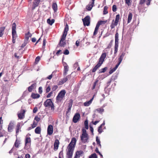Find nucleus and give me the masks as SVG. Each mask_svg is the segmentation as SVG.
<instances>
[{"label": "nucleus", "instance_id": "obj_55", "mask_svg": "<svg viewBox=\"0 0 158 158\" xmlns=\"http://www.w3.org/2000/svg\"><path fill=\"white\" fill-rule=\"evenodd\" d=\"M52 92H50L47 95V98H50L51 97V96H52Z\"/></svg>", "mask_w": 158, "mask_h": 158}, {"label": "nucleus", "instance_id": "obj_27", "mask_svg": "<svg viewBox=\"0 0 158 158\" xmlns=\"http://www.w3.org/2000/svg\"><path fill=\"white\" fill-rule=\"evenodd\" d=\"M31 97L33 98L36 99L39 98L40 97V95L37 94L32 93Z\"/></svg>", "mask_w": 158, "mask_h": 158}, {"label": "nucleus", "instance_id": "obj_61", "mask_svg": "<svg viewBox=\"0 0 158 158\" xmlns=\"http://www.w3.org/2000/svg\"><path fill=\"white\" fill-rule=\"evenodd\" d=\"M98 81H96L94 83V85H93V89H95V86H96V84H97V83H98Z\"/></svg>", "mask_w": 158, "mask_h": 158}, {"label": "nucleus", "instance_id": "obj_31", "mask_svg": "<svg viewBox=\"0 0 158 158\" xmlns=\"http://www.w3.org/2000/svg\"><path fill=\"white\" fill-rule=\"evenodd\" d=\"M108 68L107 67H105L104 68H103L100 70H99L98 71L99 73H104L105 72L106 70Z\"/></svg>", "mask_w": 158, "mask_h": 158}, {"label": "nucleus", "instance_id": "obj_34", "mask_svg": "<svg viewBox=\"0 0 158 158\" xmlns=\"http://www.w3.org/2000/svg\"><path fill=\"white\" fill-rule=\"evenodd\" d=\"M106 22V21H100L98 22L97 24V25L99 27L100 25L102 24H104Z\"/></svg>", "mask_w": 158, "mask_h": 158}, {"label": "nucleus", "instance_id": "obj_42", "mask_svg": "<svg viewBox=\"0 0 158 158\" xmlns=\"http://www.w3.org/2000/svg\"><path fill=\"white\" fill-rule=\"evenodd\" d=\"M98 112L102 113L104 111V110L102 108H98L96 110Z\"/></svg>", "mask_w": 158, "mask_h": 158}, {"label": "nucleus", "instance_id": "obj_53", "mask_svg": "<svg viewBox=\"0 0 158 158\" xmlns=\"http://www.w3.org/2000/svg\"><path fill=\"white\" fill-rule=\"evenodd\" d=\"M3 131L2 130V129L0 130V137L3 136Z\"/></svg>", "mask_w": 158, "mask_h": 158}, {"label": "nucleus", "instance_id": "obj_63", "mask_svg": "<svg viewBox=\"0 0 158 158\" xmlns=\"http://www.w3.org/2000/svg\"><path fill=\"white\" fill-rule=\"evenodd\" d=\"M25 157L26 158H30V156L29 154H27L26 155Z\"/></svg>", "mask_w": 158, "mask_h": 158}, {"label": "nucleus", "instance_id": "obj_7", "mask_svg": "<svg viewBox=\"0 0 158 158\" xmlns=\"http://www.w3.org/2000/svg\"><path fill=\"white\" fill-rule=\"evenodd\" d=\"M118 33L116 32L115 36V44L114 47V54L116 55L118 51Z\"/></svg>", "mask_w": 158, "mask_h": 158}, {"label": "nucleus", "instance_id": "obj_36", "mask_svg": "<svg viewBox=\"0 0 158 158\" xmlns=\"http://www.w3.org/2000/svg\"><path fill=\"white\" fill-rule=\"evenodd\" d=\"M99 27L96 25L94 31V35H96L97 34Z\"/></svg>", "mask_w": 158, "mask_h": 158}, {"label": "nucleus", "instance_id": "obj_46", "mask_svg": "<svg viewBox=\"0 0 158 158\" xmlns=\"http://www.w3.org/2000/svg\"><path fill=\"white\" fill-rule=\"evenodd\" d=\"M57 88L58 86L57 85H54L52 88V91H55L57 89Z\"/></svg>", "mask_w": 158, "mask_h": 158}, {"label": "nucleus", "instance_id": "obj_57", "mask_svg": "<svg viewBox=\"0 0 158 158\" xmlns=\"http://www.w3.org/2000/svg\"><path fill=\"white\" fill-rule=\"evenodd\" d=\"M38 110V108L37 107H35L33 110V112L36 113Z\"/></svg>", "mask_w": 158, "mask_h": 158}, {"label": "nucleus", "instance_id": "obj_11", "mask_svg": "<svg viewBox=\"0 0 158 158\" xmlns=\"http://www.w3.org/2000/svg\"><path fill=\"white\" fill-rule=\"evenodd\" d=\"M106 53H103L100 56L99 59V61L98 62L99 63H100L101 64L103 63V61H104V59L106 57Z\"/></svg>", "mask_w": 158, "mask_h": 158}, {"label": "nucleus", "instance_id": "obj_14", "mask_svg": "<svg viewBox=\"0 0 158 158\" xmlns=\"http://www.w3.org/2000/svg\"><path fill=\"white\" fill-rule=\"evenodd\" d=\"M25 111L24 110L20 111L18 113V116L19 118L20 119H22L24 117Z\"/></svg>", "mask_w": 158, "mask_h": 158}, {"label": "nucleus", "instance_id": "obj_24", "mask_svg": "<svg viewBox=\"0 0 158 158\" xmlns=\"http://www.w3.org/2000/svg\"><path fill=\"white\" fill-rule=\"evenodd\" d=\"M69 70V67L66 64V65L64 66V72L63 73L64 75L65 76L67 74V72Z\"/></svg>", "mask_w": 158, "mask_h": 158}, {"label": "nucleus", "instance_id": "obj_3", "mask_svg": "<svg viewBox=\"0 0 158 158\" xmlns=\"http://www.w3.org/2000/svg\"><path fill=\"white\" fill-rule=\"evenodd\" d=\"M81 140V142L85 143H88L89 141V136L86 132V131L84 129H82V133L80 136Z\"/></svg>", "mask_w": 158, "mask_h": 158}, {"label": "nucleus", "instance_id": "obj_50", "mask_svg": "<svg viewBox=\"0 0 158 158\" xmlns=\"http://www.w3.org/2000/svg\"><path fill=\"white\" fill-rule=\"evenodd\" d=\"M112 10L114 12H115L117 10L116 6L115 5H114L112 6Z\"/></svg>", "mask_w": 158, "mask_h": 158}, {"label": "nucleus", "instance_id": "obj_17", "mask_svg": "<svg viewBox=\"0 0 158 158\" xmlns=\"http://www.w3.org/2000/svg\"><path fill=\"white\" fill-rule=\"evenodd\" d=\"M59 143V142L58 139H56L55 140L54 144V150L55 151H56L58 149Z\"/></svg>", "mask_w": 158, "mask_h": 158}, {"label": "nucleus", "instance_id": "obj_56", "mask_svg": "<svg viewBox=\"0 0 158 158\" xmlns=\"http://www.w3.org/2000/svg\"><path fill=\"white\" fill-rule=\"evenodd\" d=\"M42 88L41 87H40L39 88V92L40 94H41L42 92Z\"/></svg>", "mask_w": 158, "mask_h": 158}, {"label": "nucleus", "instance_id": "obj_32", "mask_svg": "<svg viewBox=\"0 0 158 158\" xmlns=\"http://www.w3.org/2000/svg\"><path fill=\"white\" fill-rule=\"evenodd\" d=\"M20 144V142L19 140H16L14 145V146H15L16 148H18L19 147V145Z\"/></svg>", "mask_w": 158, "mask_h": 158}, {"label": "nucleus", "instance_id": "obj_30", "mask_svg": "<svg viewBox=\"0 0 158 158\" xmlns=\"http://www.w3.org/2000/svg\"><path fill=\"white\" fill-rule=\"evenodd\" d=\"M132 17V14L131 13H129L128 14V20L127 23H128L130 22L131 20Z\"/></svg>", "mask_w": 158, "mask_h": 158}, {"label": "nucleus", "instance_id": "obj_44", "mask_svg": "<svg viewBox=\"0 0 158 158\" xmlns=\"http://www.w3.org/2000/svg\"><path fill=\"white\" fill-rule=\"evenodd\" d=\"M89 158H97V155L95 153H94L90 156Z\"/></svg>", "mask_w": 158, "mask_h": 158}, {"label": "nucleus", "instance_id": "obj_59", "mask_svg": "<svg viewBox=\"0 0 158 158\" xmlns=\"http://www.w3.org/2000/svg\"><path fill=\"white\" fill-rule=\"evenodd\" d=\"M50 89L51 88L49 86H48L46 89V92L47 93L50 90Z\"/></svg>", "mask_w": 158, "mask_h": 158}, {"label": "nucleus", "instance_id": "obj_6", "mask_svg": "<svg viewBox=\"0 0 158 158\" xmlns=\"http://www.w3.org/2000/svg\"><path fill=\"white\" fill-rule=\"evenodd\" d=\"M31 140L30 137L26 136L25 140V146L24 148L27 150L29 149L31 146Z\"/></svg>", "mask_w": 158, "mask_h": 158}, {"label": "nucleus", "instance_id": "obj_51", "mask_svg": "<svg viewBox=\"0 0 158 158\" xmlns=\"http://www.w3.org/2000/svg\"><path fill=\"white\" fill-rule=\"evenodd\" d=\"M73 101L72 99H70L69 101V107H71L72 106Z\"/></svg>", "mask_w": 158, "mask_h": 158}, {"label": "nucleus", "instance_id": "obj_18", "mask_svg": "<svg viewBox=\"0 0 158 158\" xmlns=\"http://www.w3.org/2000/svg\"><path fill=\"white\" fill-rule=\"evenodd\" d=\"M40 1V0H35L34 2H33V5L32 7V10L34 9L36 7L38 6Z\"/></svg>", "mask_w": 158, "mask_h": 158}, {"label": "nucleus", "instance_id": "obj_21", "mask_svg": "<svg viewBox=\"0 0 158 158\" xmlns=\"http://www.w3.org/2000/svg\"><path fill=\"white\" fill-rule=\"evenodd\" d=\"M152 0H140V4H143L145 3L148 6L150 4V2Z\"/></svg>", "mask_w": 158, "mask_h": 158}, {"label": "nucleus", "instance_id": "obj_2", "mask_svg": "<svg viewBox=\"0 0 158 158\" xmlns=\"http://www.w3.org/2000/svg\"><path fill=\"white\" fill-rule=\"evenodd\" d=\"M69 30V27L67 24H66L64 28L63 35L61 37V40L59 43V45L60 46L64 47L66 44L65 41L67 32Z\"/></svg>", "mask_w": 158, "mask_h": 158}, {"label": "nucleus", "instance_id": "obj_43", "mask_svg": "<svg viewBox=\"0 0 158 158\" xmlns=\"http://www.w3.org/2000/svg\"><path fill=\"white\" fill-rule=\"evenodd\" d=\"M124 56V54H123L121 56H120V57L119 58V65L120 64V63L121 62L123 59V57Z\"/></svg>", "mask_w": 158, "mask_h": 158}, {"label": "nucleus", "instance_id": "obj_29", "mask_svg": "<svg viewBox=\"0 0 158 158\" xmlns=\"http://www.w3.org/2000/svg\"><path fill=\"white\" fill-rule=\"evenodd\" d=\"M41 129L39 127H37L35 130V132L37 134H40L41 132Z\"/></svg>", "mask_w": 158, "mask_h": 158}, {"label": "nucleus", "instance_id": "obj_22", "mask_svg": "<svg viewBox=\"0 0 158 158\" xmlns=\"http://www.w3.org/2000/svg\"><path fill=\"white\" fill-rule=\"evenodd\" d=\"M94 96L89 101L86 102L84 103V106H88L92 103V101L94 99Z\"/></svg>", "mask_w": 158, "mask_h": 158}, {"label": "nucleus", "instance_id": "obj_10", "mask_svg": "<svg viewBox=\"0 0 158 158\" xmlns=\"http://www.w3.org/2000/svg\"><path fill=\"white\" fill-rule=\"evenodd\" d=\"M118 22V14L116 16V18L115 21L113 20L112 24L111 25V27L112 28H114L115 26L117 25Z\"/></svg>", "mask_w": 158, "mask_h": 158}, {"label": "nucleus", "instance_id": "obj_54", "mask_svg": "<svg viewBox=\"0 0 158 158\" xmlns=\"http://www.w3.org/2000/svg\"><path fill=\"white\" fill-rule=\"evenodd\" d=\"M64 54L65 55H68L69 54V52L67 49L65 50L64 52Z\"/></svg>", "mask_w": 158, "mask_h": 158}, {"label": "nucleus", "instance_id": "obj_28", "mask_svg": "<svg viewBox=\"0 0 158 158\" xmlns=\"http://www.w3.org/2000/svg\"><path fill=\"white\" fill-rule=\"evenodd\" d=\"M32 36L31 34L29 32H28L26 35H25V39L27 41H28L29 39V38L31 37Z\"/></svg>", "mask_w": 158, "mask_h": 158}, {"label": "nucleus", "instance_id": "obj_38", "mask_svg": "<svg viewBox=\"0 0 158 158\" xmlns=\"http://www.w3.org/2000/svg\"><path fill=\"white\" fill-rule=\"evenodd\" d=\"M70 76L68 75L66 77H64L62 79V81H63L64 83L67 81L68 78H70Z\"/></svg>", "mask_w": 158, "mask_h": 158}, {"label": "nucleus", "instance_id": "obj_8", "mask_svg": "<svg viewBox=\"0 0 158 158\" xmlns=\"http://www.w3.org/2000/svg\"><path fill=\"white\" fill-rule=\"evenodd\" d=\"M66 92L65 90H61L56 97V100L58 101H61L65 95Z\"/></svg>", "mask_w": 158, "mask_h": 158}, {"label": "nucleus", "instance_id": "obj_64", "mask_svg": "<svg viewBox=\"0 0 158 158\" xmlns=\"http://www.w3.org/2000/svg\"><path fill=\"white\" fill-rule=\"evenodd\" d=\"M31 41L33 42H35L36 41V39L35 38H33L31 39Z\"/></svg>", "mask_w": 158, "mask_h": 158}, {"label": "nucleus", "instance_id": "obj_52", "mask_svg": "<svg viewBox=\"0 0 158 158\" xmlns=\"http://www.w3.org/2000/svg\"><path fill=\"white\" fill-rule=\"evenodd\" d=\"M107 10V7L106 6H105L104 8V10L103 11V13L104 14H106L108 12Z\"/></svg>", "mask_w": 158, "mask_h": 158}, {"label": "nucleus", "instance_id": "obj_37", "mask_svg": "<svg viewBox=\"0 0 158 158\" xmlns=\"http://www.w3.org/2000/svg\"><path fill=\"white\" fill-rule=\"evenodd\" d=\"M96 141L97 143V144L99 145V146L100 147V148L101 147V145L100 144V142L99 139H98V137H97L96 138Z\"/></svg>", "mask_w": 158, "mask_h": 158}, {"label": "nucleus", "instance_id": "obj_5", "mask_svg": "<svg viewBox=\"0 0 158 158\" xmlns=\"http://www.w3.org/2000/svg\"><path fill=\"white\" fill-rule=\"evenodd\" d=\"M16 25L14 23L12 24V42L13 43H15V40L17 37L16 32Z\"/></svg>", "mask_w": 158, "mask_h": 158}, {"label": "nucleus", "instance_id": "obj_39", "mask_svg": "<svg viewBox=\"0 0 158 158\" xmlns=\"http://www.w3.org/2000/svg\"><path fill=\"white\" fill-rule=\"evenodd\" d=\"M125 3L128 6L131 4V0H125Z\"/></svg>", "mask_w": 158, "mask_h": 158}, {"label": "nucleus", "instance_id": "obj_45", "mask_svg": "<svg viewBox=\"0 0 158 158\" xmlns=\"http://www.w3.org/2000/svg\"><path fill=\"white\" fill-rule=\"evenodd\" d=\"M37 125V123H36L35 121H34L33 124L31 125L32 128H33L35 127Z\"/></svg>", "mask_w": 158, "mask_h": 158}, {"label": "nucleus", "instance_id": "obj_33", "mask_svg": "<svg viewBox=\"0 0 158 158\" xmlns=\"http://www.w3.org/2000/svg\"><path fill=\"white\" fill-rule=\"evenodd\" d=\"M5 29V27H2L0 28V37L3 34V31Z\"/></svg>", "mask_w": 158, "mask_h": 158}, {"label": "nucleus", "instance_id": "obj_15", "mask_svg": "<svg viewBox=\"0 0 158 158\" xmlns=\"http://www.w3.org/2000/svg\"><path fill=\"white\" fill-rule=\"evenodd\" d=\"M80 117V114L78 113H76L73 117V121L74 123L77 122Z\"/></svg>", "mask_w": 158, "mask_h": 158}, {"label": "nucleus", "instance_id": "obj_62", "mask_svg": "<svg viewBox=\"0 0 158 158\" xmlns=\"http://www.w3.org/2000/svg\"><path fill=\"white\" fill-rule=\"evenodd\" d=\"M35 120H36L38 122L40 120V118L36 116L35 117Z\"/></svg>", "mask_w": 158, "mask_h": 158}, {"label": "nucleus", "instance_id": "obj_13", "mask_svg": "<svg viewBox=\"0 0 158 158\" xmlns=\"http://www.w3.org/2000/svg\"><path fill=\"white\" fill-rule=\"evenodd\" d=\"M15 124L14 121H11L9 123L8 127V130L9 132L12 131Z\"/></svg>", "mask_w": 158, "mask_h": 158}, {"label": "nucleus", "instance_id": "obj_20", "mask_svg": "<svg viewBox=\"0 0 158 158\" xmlns=\"http://www.w3.org/2000/svg\"><path fill=\"white\" fill-rule=\"evenodd\" d=\"M83 152L81 151H77L76 153V156L74 158H79L80 156H82Z\"/></svg>", "mask_w": 158, "mask_h": 158}, {"label": "nucleus", "instance_id": "obj_4", "mask_svg": "<svg viewBox=\"0 0 158 158\" xmlns=\"http://www.w3.org/2000/svg\"><path fill=\"white\" fill-rule=\"evenodd\" d=\"M44 105L46 107H50L51 110L53 111L54 110V105L51 99H47L44 102Z\"/></svg>", "mask_w": 158, "mask_h": 158}, {"label": "nucleus", "instance_id": "obj_41", "mask_svg": "<svg viewBox=\"0 0 158 158\" xmlns=\"http://www.w3.org/2000/svg\"><path fill=\"white\" fill-rule=\"evenodd\" d=\"M105 77H106L105 75L103 74V75H101V76H99L98 77V78L99 80H102L103 79H104V78H105Z\"/></svg>", "mask_w": 158, "mask_h": 158}, {"label": "nucleus", "instance_id": "obj_35", "mask_svg": "<svg viewBox=\"0 0 158 158\" xmlns=\"http://www.w3.org/2000/svg\"><path fill=\"white\" fill-rule=\"evenodd\" d=\"M52 8L55 11H56L57 9V5L56 3H53L52 4Z\"/></svg>", "mask_w": 158, "mask_h": 158}, {"label": "nucleus", "instance_id": "obj_19", "mask_svg": "<svg viewBox=\"0 0 158 158\" xmlns=\"http://www.w3.org/2000/svg\"><path fill=\"white\" fill-rule=\"evenodd\" d=\"M95 0H92V2H90L89 4L87 6L86 9L88 10H90L92 7L93 6L94 4Z\"/></svg>", "mask_w": 158, "mask_h": 158}, {"label": "nucleus", "instance_id": "obj_58", "mask_svg": "<svg viewBox=\"0 0 158 158\" xmlns=\"http://www.w3.org/2000/svg\"><path fill=\"white\" fill-rule=\"evenodd\" d=\"M63 83H64L63 81H62L61 79L60 81L58 83V85H62Z\"/></svg>", "mask_w": 158, "mask_h": 158}, {"label": "nucleus", "instance_id": "obj_60", "mask_svg": "<svg viewBox=\"0 0 158 158\" xmlns=\"http://www.w3.org/2000/svg\"><path fill=\"white\" fill-rule=\"evenodd\" d=\"M52 76H53L52 74L51 75H50L48 77L46 78L47 79L51 80L52 79Z\"/></svg>", "mask_w": 158, "mask_h": 158}, {"label": "nucleus", "instance_id": "obj_12", "mask_svg": "<svg viewBox=\"0 0 158 158\" xmlns=\"http://www.w3.org/2000/svg\"><path fill=\"white\" fill-rule=\"evenodd\" d=\"M23 123H18L16 128V134L17 135L18 134L19 131H21L20 129Z\"/></svg>", "mask_w": 158, "mask_h": 158}, {"label": "nucleus", "instance_id": "obj_49", "mask_svg": "<svg viewBox=\"0 0 158 158\" xmlns=\"http://www.w3.org/2000/svg\"><path fill=\"white\" fill-rule=\"evenodd\" d=\"M59 157H64L63 151H60L59 153Z\"/></svg>", "mask_w": 158, "mask_h": 158}, {"label": "nucleus", "instance_id": "obj_16", "mask_svg": "<svg viewBox=\"0 0 158 158\" xmlns=\"http://www.w3.org/2000/svg\"><path fill=\"white\" fill-rule=\"evenodd\" d=\"M53 132V127L52 125H49L47 129L48 134L49 135H51Z\"/></svg>", "mask_w": 158, "mask_h": 158}, {"label": "nucleus", "instance_id": "obj_26", "mask_svg": "<svg viewBox=\"0 0 158 158\" xmlns=\"http://www.w3.org/2000/svg\"><path fill=\"white\" fill-rule=\"evenodd\" d=\"M36 83L32 84L31 86H29L28 88V90L29 92H31L32 90L34 89L35 87Z\"/></svg>", "mask_w": 158, "mask_h": 158}, {"label": "nucleus", "instance_id": "obj_25", "mask_svg": "<svg viewBox=\"0 0 158 158\" xmlns=\"http://www.w3.org/2000/svg\"><path fill=\"white\" fill-rule=\"evenodd\" d=\"M101 64H100V63H98V64L94 67L93 69L92 72L93 73L95 72L97 69L99 68L101 66Z\"/></svg>", "mask_w": 158, "mask_h": 158}, {"label": "nucleus", "instance_id": "obj_1", "mask_svg": "<svg viewBox=\"0 0 158 158\" xmlns=\"http://www.w3.org/2000/svg\"><path fill=\"white\" fill-rule=\"evenodd\" d=\"M77 140L75 138L72 139L70 143H69L66 150L67 158H72L75 146L76 144Z\"/></svg>", "mask_w": 158, "mask_h": 158}, {"label": "nucleus", "instance_id": "obj_40", "mask_svg": "<svg viewBox=\"0 0 158 158\" xmlns=\"http://www.w3.org/2000/svg\"><path fill=\"white\" fill-rule=\"evenodd\" d=\"M84 124L85 126V128L86 129H88V122L87 120H85L84 122Z\"/></svg>", "mask_w": 158, "mask_h": 158}, {"label": "nucleus", "instance_id": "obj_9", "mask_svg": "<svg viewBox=\"0 0 158 158\" xmlns=\"http://www.w3.org/2000/svg\"><path fill=\"white\" fill-rule=\"evenodd\" d=\"M89 20L90 17L89 16H87L84 19H82L83 24L85 26H89L90 24Z\"/></svg>", "mask_w": 158, "mask_h": 158}, {"label": "nucleus", "instance_id": "obj_48", "mask_svg": "<svg viewBox=\"0 0 158 158\" xmlns=\"http://www.w3.org/2000/svg\"><path fill=\"white\" fill-rule=\"evenodd\" d=\"M40 59V57L39 56H37L36 57L35 59V63L37 64L38 62L39 61Z\"/></svg>", "mask_w": 158, "mask_h": 158}, {"label": "nucleus", "instance_id": "obj_47", "mask_svg": "<svg viewBox=\"0 0 158 158\" xmlns=\"http://www.w3.org/2000/svg\"><path fill=\"white\" fill-rule=\"evenodd\" d=\"M102 127L101 126H100L98 129V131L99 133H101L102 132Z\"/></svg>", "mask_w": 158, "mask_h": 158}, {"label": "nucleus", "instance_id": "obj_23", "mask_svg": "<svg viewBox=\"0 0 158 158\" xmlns=\"http://www.w3.org/2000/svg\"><path fill=\"white\" fill-rule=\"evenodd\" d=\"M118 63L115 66L112 68L110 71L109 72V73L110 74H111L113 72H114L116 69L118 68Z\"/></svg>", "mask_w": 158, "mask_h": 158}]
</instances>
